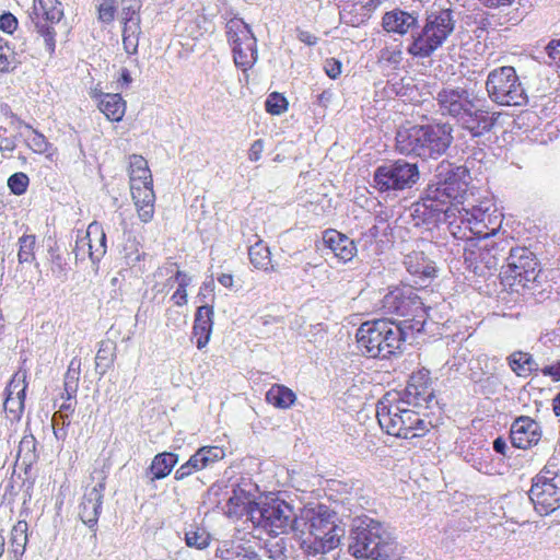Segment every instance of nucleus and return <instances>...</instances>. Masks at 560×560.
I'll list each match as a JSON object with an SVG mask.
<instances>
[{
	"mask_svg": "<svg viewBox=\"0 0 560 560\" xmlns=\"http://www.w3.org/2000/svg\"><path fill=\"white\" fill-rule=\"evenodd\" d=\"M115 0H103L98 7V19L104 23H110L115 19Z\"/></svg>",
	"mask_w": 560,
	"mask_h": 560,
	"instance_id": "50",
	"label": "nucleus"
},
{
	"mask_svg": "<svg viewBox=\"0 0 560 560\" xmlns=\"http://www.w3.org/2000/svg\"><path fill=\"white\" fill-rule=\"evenodd\" d=\"M81 375V359L74 357L69 365L68 370L65 374L63 381V393L61 397L66 400H72L75 398L78 389H79V381Z\"/></svg>",
	"mask_w": 560,
	"mask_h": 560,
	"instance_id": "30",
	"label": "nucleus"
},
{
	"mask_svg": "<svg viewBox=\"0 0 560 560\" xmlns=\"http://www.w3.org/2000/svg\"><path fill=\"white\" fill-rule=\"evenodd\" d=\"M35 235H23L19 238L18 259L20 264L32 262L35 259Z\"/></svg>",
	"mask_w": 560,
	"mask_h": 560,
	"instance_id": "41",
	"label": "nucleus"
},
{
	"mask_svg": "<svg viewBox=\"0 0 560 560\" xmlns=\"http://www.w3.org/2000/svg\"><path fill=\"white\" fill-rule=\"evenodd\" d=\"M342 65L336 58H328L325 61V73L332 80H336L341 74Z\"/></svg>",
	"mask_w": 560,
	"mask_h": 560,
	"instance_id": "53",
	"label": "nucleus"
},
{
	"mask_svg": "<svg viewBox=\"0 0 560 560\" xmlns=\"http://www.w3.org/2000/svg\"><path fill=\"white\" fill-rule=\"evenodd\" d=\"M382 303L386 314L402 317L409 329H423L429 316L428 308L411 287L396 288L384 296Z\"/></svg>",
	"mask_w": 560,
	"mask_h": 560,
	"instance_id": "10",
	"label": "nucleus"
},
{
	"mask_svg": "<svg viewBox=\"0 0 560 560\" xmlns=\"http://www.w3.org/2000/svg\"><path fill=\"white\" fill-rule=\"evenodd\" d=\"M88 236L91 240L92 249L90 252V259L93 265H97L106 254V234L103 226L98 222L93 221L88 226Z\"/></svg>",
	"mask_w": 560,
	"mask_h": 560,
	"instance_id": "28",
	"label": "nucleus"
},
{
	"mask_svg": "<svg viewBox=\"0 0 560 560\" xmlns=\"http://www.w3.org/2000/svg\"><path fill=\"white\" fill-rule=\"evenodd\" d=\"M323 243L341 262H349L357 256L358 248L354 241L335 229L323 232Z\"/></svg>",
	"mask_w": 560,
	"mask_h": 560,
	"instance_id": "23",
	"label": "nucleus"
},
{
	"mask_svg": "<svg viewBox=\"0 0 560 560\" xmlns=\"http://www.w3.org/2000/svg\"><path fill=\"white\" fill-rule=\"evenodd\" d=\"M264 150V144L261 140H256L249 151H248V159L253 162H256L260 159L261 152Z\"/></svg>",
	"mask_w": 560,
	"mask_h": 560,
	"instance_id": "62",
	"label": "nucleus"
},
{
	"mask_svg": "<svg viewBox=\"0 0 560 560\" xmlns=\"http://www.w3.org/2000/svg\"><path fill=\"white\" fill-rule=\"evenodd\" d=\"M211 332L212 329H208V326L192 327V337L196 339V347L199 350L203 349L208 345Z\"/></svg>",
	"mask_w": 560,
	"mask_h": 560,
	"instance_id": "51",
	"label": "nucleus"
},
{
	"mask_svg": "<svg viewBox=\"0 0 560 560\" xmlns=\"http://www.w3.org/2000/svg\"><path fill=\"white\" fill-rule=\"evenodd\" d=\"M201 454L199 450L190 456V458L186 462L187 465L192 469V471H197L200 469L206 468V465H203V460L200 458Z\"/></svg>",
	"mask_w": 560,
	"mask_h": 560,
	"instance_id": "63",
	"label": "nucleus"
},
{
	"mask_svg": "<svg viewBox=\"0 0 560 560\" xmlns=\"http://www.w3.org/2000/svg\"><path fill=\"white\" fill-rule=\"evenodd\" d=\"M141 33L140 25L133 22L130 25H125L122 31V45L128 55H135L138 51L139 35Z\"/></svg>",
	"mask_w": 560,
	"mask_h": 560,
	"instance_id": "39",
	"label": "nucleus"
},
{
	"mask_svg": "<svg viewBox=\"0 0 560 560\" xmlns=\"http://www.w3.org/2000/svg\"><path fill=\"white\" fill-rule=\"evenodd\" d=\"M544 376L550 377L553 382H560V360L541 369Z\"/></svg>",
	"mask_w": 560,
	"mask_h": 560,
	"instance_id": "59",
	"label": "nucleus"
},
{
	"mask_svg": "<svg viewBox=\"0 0 560 560\" xmlns=\"http://www.w3.org/2000/svg\"><path fill=\"white\" fill-rule=\"evenodd\" d=\"M355 338L359 350L365 357L389 359L401 352L406 334L398 323L380 318L362 323Z\"/></svg>",
	"mask_w": 560,
	"mask_h": 560,
	"instance_id": "4",
	"label": "nucleus"
},
{
	"mask_svg": "<svg viewBox=\"0 0 560 560\" xmlns=\"http://www.w3.org/2000/svg\"><path fill=\"white\" fill-rule=\"evenodd\" d=\"M199 452L201 454L200 458L203 460L206 467L224 457V451L218 446H203L199 448Z\"/></svg>",
	"mask_w": 560,
	"mask_h": 560,
	"instance_id": "48",
	"label": "nucleus"
},
{
	"mask_svg": "<svg viewBox=\"0 0 560 560\" xmlns=\"http://www.w3.org/2000/svg\"><path fill=\"white\" fill-rule=\"evenodd\" d=\"M546 52L551 62L560 67V38L550 40L546 47Z\"/></svg>",
	"mask_w": 560,
	"mask_h": 560,
	"instance_id": "55",
	"label": "nucleus"
},
{
	"mask_svg": "<svg viewBox=\"0 0 560 560\" xmlns=\"http://www.w3.org/2000/svg\"><path fill=\"white\" fill-rule=\"evenodd\" d=\"M174 281L178 287L171 300L177 306H183L187 303V287L191 283V278L184 271L177 270L174 275Z\"/></svg>",
	"mask_w": 560,
	"mask_h": 560,
	"instance_id": "40",
	"label": "nucleus"
},
{
	"mask_svg": "<svg viewBox=\"0 0 560 560\" xmlns=\"http://www.w3.org/2000/svg\"><path fill=\"white\" fill-rule=\"evenodd\" d=\"M226 515L241 518L246 515L256 527L262 528L270 536L277 537L280 528V504H258L249 492L234 488L226 502Z\"/></svg>",
	"mask_w": 560,
	"mask_h": 560,
	"instance_id": "6",
	"label": "nucleus"
},
{
	"mask_svg": "<svg viewBox=\"0 0 560 560\" xmlns=\"http://www.w3.org/2000/svg\"><path fill=\"white\" fill-rule=\"evenodd\" d=\"M486 90L492 102L504 106H521L526 103L527 95L515 69L503 66L489 72Z\"/></svg>",
	"mask_w": 560,
	"mask_h": 560,
	"instance_id": "12",
	"label": "nucleus"
},
{
	"mask_svg": "<svg viewBox=\"0 0 560 560\" xmlns=\"http://www.w3.org/2000/svg\"><path fill=\"white\" fill-rule=\"evenodd\" d=\"M404 265L418 284L428 285L438 278L439 269L436 264L424 250L413 249L409 252L404 258Z\"/></svg>",
	"mask_w": 560,
	"mask_h": 560,
	"instance_id": "21",
	"label": "nucleus"
},
{
	"mask_svg": "<svg viewBox=\"0 0 560 560\" xmlns=\"http://www.w3.org/2000/svg\"><path fill=\"white\" fill-rule=\"evenodd\" d=\"M177 460L178 456L173 453L164 452L155 455L150 466L152 480L166 477L172 471Z\"/></svg>",
	"mask_w": 560,
	"mask_h": 560,
	"instance_id": "34",
	"label": "nucleus"
},
{
	"mask_svg": "<svg viewBox=\"0 0 560 560\" xmlns=\"http://www.w3.org/2000/svg\"><path fill=\"white\" fill-rule=\"evenodd\" d=\"M381 58L392 63H398L401 60L400 49L390 50L385 48L382 50Z\"/></svg>",
	"mask_w": 560,
	"mask_h": 560,
	"instance_id": "61",
	"label": "nucleus"
},
{
	"mask_svg": "<svg viewBox=\"0 0 560 560\" xmlns=\"http://www.w3.org/2000/svg\"><path fill=\"white\" fill-rule=\"evenodd\" d=\"M50 272L56 279L60 281H63L67 278L68 264L61 257V255L51 253Z\"/></svg>",
	"mask_w": 560,
	"mask_h": 560,
	"instance_id": "47",
	"label": "nucleus"
},
{
	"mask_svg": "<svg viewBox=\"0 0 560 560\" xmlns=\"http://www.w3.org/2000/svg\"><path fill=\"white\" fill-rule=\"evenodd\" d=\"M140 0H122L121 15L124 26L130 25L131 22H133L136 25H140Z\"/></svg>",
	"mask_w": 560,
	"mask_h": 560,
	"instance_id": "42",
	"label": "nucleus"
},
{
	"mask_svg": "<svg viewBox=\"0 0 560 560\" xmlns=\"http://www.w3.org/2000/svg\"><path fill=\"white\" fill-rule=\"evenodd\" d=\"M22 63L21 54L7 38L0 36V72L8 73Z\"/></svg>",
	"mask_w": 560,
	"mask_h": 560,
	"instance_id": "31",
	"label": "nucleus"
},
{
	"mask_svg": "<svg viewBox=\"0 0 560 560\" xmlns=\"http://www.w3.org/2000/svg\"><path fill=\"white\" fill-rule=\"evenodd\" d=\"M213 292H214V281H213V279H210V280L205 281L201 284L197 298L199 299L200 302L206 303L208 298L213 299V296H214Z\"/></svg>",
	"mask_w": 560,
	"mask_h": 560,
	"instance_id": "57",
	"label": "nucleus"
},
{
	"mask_svg": "<svg viewBox=\"0 0 560 560\" xmlns=\"http://www.w3.org/2000/svg\"><path fill=\"white\" fill-rule=\"evenodd\" d=\"M91 478L95 483L92 487H86L83 500L79 506V516L85 525L94 527L102 511L107 476L104 470H94Z\"/></svg>",
	"mask_w": 560,
	"mask_h": 560,
	"instance_id": "17",
	"label": "nucleus"
},
{
	"mask_svg": "<svg viewBox=\"0 0 560 560\" xmlns=\"http://www.w3.org/2000/svg\"><path fill=\"white\" fill-rule=\"evenodd\" d=\"M130 191L139 219L144 223L150 222L154 215L155 195L153 191V183H151V185L142 184L131 186Z\"/></svg>",
	"mask_w": 560,
	"mask_h": 560,
	"instance_id": "24",
	"label": "nucleus"
},
{
	"mask_svg": "<svg viewBox=\"0 0 560 560\" xmlns=\"http://www.w3.org/2000/svg\"><path fill=\"white\" fill-rule=\"evenodd\" d=\"M34 14L37 18L35 27L44 38L46 49L49 54L55 51L56 32L50 24L58 23L63 16V9L58 0H34Z\"/></svg>",
	"mask_w": 560,
	"mask_h": 560,
	"instance_id": "15",
	"label": "nucleus"
},
{
	"mask_svg": "<svg viewBox=\"0 0 560 560\" xmlns=\"http://www.w3.org/2000/svg\"><path fill=\"white\" fill-rule=\"evenodd\" d=\"M226 34L235 65L244 71L252 68L257 60V44L249 26L241 19H232L226 23Z\"/></svg>",
	"mask_w": 560,
	"mask_h": 560,
	"instance_id": "14",
	"label": "nucleus"
},
{
	"mask_svg": "<svg viewBox=\"0 0 560 560\" xmlns=\"http://www.w3.org/2000/svg\"><path fill=\"white\" fill-rule=\"evenodd\" d=\"M52 423H54V435H55V438L57 440L65 441L67 439V435H68L67 428L70 424V420L63 419L62 423H61V427H59V423H58V420H57V415H55L54 418H52Z\"/></svg>",
	"mask_w": 560,
	"mask_h": 560,
	"instance_id": "58",
	"label": "nucleus"
},
{
	"mask_svg": "<svg viewBox=\"0 0 560 560\" xmlns=\"http://www.w3.org/2000/svg\"><path fill=\"white\" fill-rule=\"evenodd\" d=\"M508 360L511 370L521 377H528L536 364L529 353L522 351L513 352Z\"/></svg>",
	"mask_w": 560,
	"mask_h": 560,
	"instance_id": "36",
	"label": "nucleus"
},
{
	"mask_svg": "<svg viewBox=\"0 0 560 560\" xmlns=\"http://www.w3.org/2000/svg\"><path fill=\"white\" fill-rule=\"evenodd\" d=\"M30 184L28 176L25 173L19 172L11 175L8 179V187L14 195H22L26 191Z\"/></svg>",
	"mask_w": 560,
	"mask_h": 560,
	"instance_id": "46",
	"label": "nucleus"
},
{
	"mask_svg": "<svg viewBox=\"0 0 560 560\" xmlns=\"http://www.w3.org/2000/svg\"><path fill=\"white\" fill-rule=\"evenodd\" d=\"M210 536L205 529L191 528L185 534V540L188 547L203 549L209 545Z\"/></svg>",
	"mask_w": 560,
	"mask_h": 560,
	"instance_id": "43",
	"label": "nucleus"
},
{
	"mask_svg": "<svg viewBox=\"0 0 560 560\" xmlns=\"http://www.w3.org/2000/svg\"><path fill=\"white\" fill-rule=\"evenodd\" d=\"M249 260L254 267L262 270H275L270 258V250L261 241L248 248Z\"/></svg>",
	"mask_w": 560,
	"mask_h": 560,
	"instance_id": "37",
	"label": "nucleus"
},
{
	"mask_svg": "<svg viewBox=\"0 0 560 560\" xmlns=\"http://www.w3.org/2000/svg\"><path fill=\"white\" fill-rule=\"evenodd\" d=\"M500 114L491 110L489 107L481 104V100L477 96L472 102V107L459 118L457 124L468 131L471 137H481L490 132Z\"/></svg>",
	"mask_w": 560,
	"mask_h": 560,
	"instance_id": "19",
	"label": "nucleus"
},
{
	"mask_svg": "<svg viewBox=\"0 0 560 560\" xmlns=\"http://www.w3.org/2000/svg\"><path fill=\"white\" fill-rule=\"evenodd\" d=\"M528 495L540 515H549L560 509V467L557 458L548 459L533 477Z\"/></svg>",
	"mask_w": 560,
	"mask_h": 560,
	"instance_id": "8",
	"label": "nucleus"
},
{
	"mask_svg": "<svg viewBox=\"0 0 560 560\" xmlns=\"http://www.w3.org/2000/svg\"><path fill=\"white\" fill-rule=\"evenodd\" d=\"M194 326H197V327L208 326V329H212L213 307L208 304L199 306L195 314Z\"/></svg>",
	"mask_w": 560,
	"mask_h": 560,
	"instance_id": "45",
	"label": "nucleus"
},
{
	"mask_svg": "<svg viewBox=\"0 0 560 560\" xmlns=\"http://www.w3.org/2000/svg\"><path fill=\"white\" fill-rule=\"evenodd\" d=\"M336 521V513L323 504L300 515H285L282 510V533L290 529L306 556L326 555L337 549L345 536Z\"/></svg>",
	"mask_w": 560,
	"mask_h": 560,
	"instance_id": "1",
	"label": "nucleus"
},
{
	"mask_svg": "<svg viewBox=\"0 0 560 560\" xmlns=\"http://www.w3.org/2000/svg\"><path fill=\"white\" fill-rule=\"evenodd\" d=\"M467 183L459 178L453 171L427 198L425 207L444 214V222L450 228L457 223V213L464 210Z\"/></svg>",
	"mask_w": 560,
	"mask_h": 560,
	"instance_id": "9",
	"label": "nucleus"
},
{
	"mask_svg": "<svg viewBox=\"0 0 560 560\" xmlns=\"http://www.w3.org/2000/svg\"><path fill=\"white\" fill-rule=\"evenodd\" d=\"M417 24V18L402 10L386 12L382 18L383 28L388 33L407 34Z\"/></svg>",
	"mask_w": 560,
	"mask_h": 560,
	"instance_id": "26",
	"label": "nucleus"
},
{
	"mask_svg": "<svg viewBox=\"0 0 560 560\" xmlns=\"http://www.w3.org/2000/svg\"><path fill=\"white\" fill-rule=\"evenodd\" d=\"M30 148L36 153H45L49 150L50 143L44 135L36 130H32V135L27 138Z\"/></svg>",
	"mask_w": 560,
	"mask_h": 560,
	"instance_id": "49",
	"label": "nucleus"
},
{
	"mask_svg": "<svg viewBox=\"0 0 560 560\" xmlns=\"http://www.w3.org/2000/svg\"><path fill=\"white\" fill-rule=\"evenodd\" d=\"M399 394L415 408H428L435 397L431 372L425 368L413 371Z\"/></svg>",
	"mask_w": 560,
	"mask_h": 560,
	"instance_id": "18",
	"label": "nucleus"
},
{
	"mask_svg": "<svg viewBox=\"0 0 560 560\" xmlns=\"http://www.w3.org/2000/svg\"><path fill=\"white\" fill-rule=\"evenodd\" d=\"M116 357V345L112 340H102L95 357L96 372L103 376L113 365Z\"/></svg>",
	"mask_w": 560,
	"mask_h": 560,
	"instance_id": "33",
	"label": "nucleus"
},
{
	"mask_svg": "<svg viewBox=\"0 0 560 560\" xmlns=\"http://www.w3.org/2000/svg\"><path fill=\"white\" fill-rule=\"evenodd\" d=\"M350 550L357 559L389 560L392 553L389 544L365 530L357 535Z\"/></svg>",
	"mask_w": 560,
	"mask_h": 560,
	"instance_id": "22",
	"label": "nucleus"
},
{
	"mask_svg": "<svg viewBox=\"0 0 560 560\" xmlns=\"http://www.w3.org/2000/svg\"><path fill=\"white\" fill-rule=\"evenodd\" d=\"M477 96L472 90L448 85L438 92L436 103L442 116H448L457 122L472 107Z\"/></svg>",
	"mask_w": 560,
	"mask_h": 560,
	"instance_id": "16",
	"label": "nucleus"
},
{
	"mask_svg": "<svg viewBox=\"0 0 560 560\" xmlns=\"http://www.w3.org/2000/svg\"><path fill=\"white\" fill-rule=\"evenodd\" d=\"M36 439L32 433H26L20 441L18 457L25 466H32L37 462L38 455L36 453Z\"/></svg>",
	"mask_w": 560,
	"mask_h": 560,
	"instance_id": "38",
	"label": "nucleus"
},
{
	"mask_svg": "<svg viewBox=\"0 0 560 560\" xmlns=\"http://www.w3.org/2000/svg\"><path fill=\"white\" fill-rule=\"evenodd\" d=\"M129 178L130 187L142 184L151 185L153 183L148 162L143 156L137 154L130 156Z\"/></svg>",
	"mask_w": 560,
	"mask_h": 560,
	"instance_id": "29",
	"label": "nucleus"
},
{
	"mask_svg": "<svg viewBox=\"0 0 560 560\" xmlns=\"http://www.w3.org/2000/svg\"><path fill=\"white\" fill-rule=\"evenodd\" d=\"M266 110L271 115L280 114V93L272 92L265 102Z\"/></svg>",
	"mask_w": 560,
	"mask_h": 560,
	"instance_id": "56",
	"label": "nucleus"
},
{
	"mask_svg": "<svg viewBox=\"0 0 560 560\" xmlns=\"http://www.w3.org/2000/svg\"><path fill=\"white\" fill-rule=\"evenodd\" d=\"M229 556L226 559L233 558L235 556L238 560H260L259 556L253 550H246L241 545L233 547L232 550H226Z\"/></svg>",
	"mask_w": 560,
	"mask_h": 560,
	"instance_id": "52",
	"label": "nucleus"
},
{
	"mask_svg": "<svg viewBox=\"0 0 560 560\" xmlns=\"http://www.w3.org/2000/svg\"><path fill=\"white\" fill-rule=\"evenodd\" d=\"M295 399V394L290 388L282 385V408L292 406Z\"/></svg>",
	"mask_w": 560,
	"mask_h": 560,
	"instance_id": "64",
	"label": "nucleus"
},
{
	"mask_svg": "<svg viewBox=\"0 0 560 560\" xmlns=\"http://www.w3.org/2000/svg\"><path fill=\"white\" fill-rule=\"evenodd\" d=\"M266 401L275 407H280V385L275 384L266 393Z\"/></svg>",
	"mask_w": 560,
	"mask_h": 560,
	"instance_id": "60",
	"label": "nucleus"
},
{
	"mask_svg": "<svg viewBox=\"0 0 560 560\" xmlns=\"http://www.w3.org/2000/svg\"><path fill=\"white\" fill-rule=\"evenodd\" d=\"M376 417L382 430L398 439L421 438L432 428L431 422L421 417L397 390L382 397L376 406Z\"/></svg>",
	"mask_w": 560,
	"mask_h": 560,
	"instance_id": "2",
	"label": "nucleus"
},
{
	"mask_svg": "<svg viewBox=\"0 0 560 560\" xmlns=\"http://www.w3.org/2000/svg\"><path fill=\"white\" fill-rule=\"evenodd\" d=\"M453 30L454 21L450 10H442L430 14L422 31L417 36H413V40L408 47V52L413 57H429L442 46Z\"/></svg>",
	"mask_w": 560,
	"mask_h": 560,
	"instance_id": "11",
	"label": "nucleus"
},
{
	"mask_svg": "<svg viewBox=\"0 0 560 560\" xmlns=\"http://www.w3.org/2000/svg\"><path fill=\"white\" fill-rule=\"evenodd\" d=\"M418 179L419 168L417 164L404 160L380 165L373 176L374 187L381 192L410 188Z\"/></svg>",
	"mask_w": 560,
	"mask_h": 560,
	"instance_id": "13",
	"label": "nucleus"
},
{
	"mask_svg": "<svg viewBox=\"0 0 560 560\" xmlns=\"http://www.w3.org/2000/svg\"><path fill=\"white\" fill-rule=\"evenodd\" d=\"M540 261L536 254L525 246L510 249L502 267V282L513 292L533 290L539 283Z\"/></svg>",
	"mask_w": 560,
	"mask_h": 560,
	"instance_id": "5",
	"label": "nucleus"
},
{
	"mask_svg": "<svg viewBox=\"0 0 560 560\" xmlns=\"http://www.w3.org/2000/svg\"><path fill=\"white\" fill-rule=\"evenodd\" d=\"M93 97L98 101L100 110L110 121H120L126 112V102L118 93H102L94 94Z\"/></svg>",
	"mask_w": 560,
	"mask_h": 560,
	"instance_id": "27",
	"label": "nucleus"
},
{
	"mask_svg": "<svg viewBox=\"0 0 560 560\" xmlns=\"http://www.w3.org/2000/svg\"><path fill=\"white\" fill-rule=\"evenodd\" d=\"M16 26L18 20L12 13H3L0 16V30H2L3 32L12 34L16 30Z\"/></svg>",
	"mask_w": 560,
	"mask_h": 560,
	"instance_id": "54",
	"label": "nucleus"
},
{
	"mask_svg": "<svg viewBox=\"0 0 560 560\" xmlns=\"http://www.w3.org/2000/svg\"><path fill=\"white\" fill-rule=\"evenodd\" d=\"M140 243L131 233L125 234V242L120 250V260L122 265L129 268H135L143 257Z\"/></svg>",
	"mask_w": 560,
	"mask_h": 560,
	"instance_id": "32",
	"label": "nucleus"
},
{
	"mask_svg": "<svg viewBox=\"0 0 560 560\" xmlns=\"http://www.w3.org/2000/svg\"><path fill=\"white\" fill-rule=\"evenodd\" d=\"M91 240L88 236L86 231H79L75 241V247L73 249L77 260H84L86 257L90 258L91 252Z\"/></svg>",
	"mask_w": 560,
	"mask_h": 560,
	"instance_id": "44",
	"label": "nucleus"
},
{
	"mask_svg": "<svg viewBox=\"0 0 560 560\" xmlns=\"http://www.w3.org/2000/svg\"><path fill=\"white\" fill-rule=\"evenodd\" d=\"M27 528L28 525L25 521H19L11 530V551L15 560H22L27 544Z\"/></svg>",
	"mask_w": 560,
	"mask_h": 560,
	"instance_id": "35",
	"label": "nucleus"
},
{
	"mask_svg": "<svg viewBox=\"0 0 560 560\" xmlns=\"http://www.w3.org/2000/svg\"><path fill=\"white\" fill-rule=\"evenodd\" d=\"M492 205L489 201H481L471 208H464L457 213V223L450 228L454 236L463 240H486L495 235L503 221V215L491 211Z\"/></svg>",
	"mask_w": 560,
	"mask_h": 560,
	"instance_id": "7",
	"label": "nucleus"
},
{
	"mask_svg": "<svg viewBox=\"0 0 560 560\" xmlns=\"http://www.w3.org/2000/svg\"><path fill=\"white\" fill-rule=\"evenodd\" d=\"M542 438L541 425L532 417L520 416L511 424L510 440L515 448L529 450Z\"/></svg>",
	"mask_w": 560,
	"mask_h": 560,
	"instance_id": "20",
	"label": "nucleus"
},
{
	"mask_svg": "<svg viewBox=\"0 0 560 560\" xmlns=\"http://www.w3.org/2000/svg\"><path fill=\"white\" fill-rule=\"evenodd\" d=\"M453 128L448 124L415 125L402 128L396 135V149L406 155L438 159L453 141Z\"/></svg>",
	"mask_w": 560,
	"mask_h": 560,
	"instance_id": "3",
	"label": "nucleus"
},
{
	"mask_svg": "<svg viewBox=\"0 0 560 560\" xmlns=\"http://www.w3.org/2000/svg\"><path fill=\"white\" fill-rule=\"evenodd\" d=\"M18 377L19 373L14 374L12 381L7 387L8 395L4 401V411L7 418L11 422H19L24 411V400L27 385L23 384L22 388L18 389L16 396L13 397L14 390L19 387V384H15ZM22 382L25 383V375L22 376Z\"/></svg>",
	"mask_w": 560,
	"mask_h": 560,
	"instance_id": "25",
	"label": "nucleus"
}]
</instances>
